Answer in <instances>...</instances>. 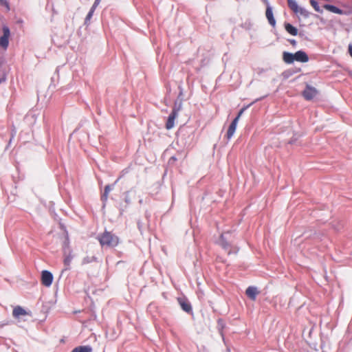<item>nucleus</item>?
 <instances>
[{"mask_svg":"<svg viewBox=\"0 0 352 352\" xmlns=\"http://www.w3.org/2000/svg\"><path fill=\"white\" fill-rule=\"evenodd\" d=\"M94 11H95V10H93V8L90 9V10H89V13L87 14L86 19H85L86 23L91 19Z\"/></svg>","mask_w":352,"mask_h":352,"instance_id":"nucleus-22","label":"nucleus"},{"mask_svg":"<svg viewBox=\"0 0 352 352\" xmlns=\"http://www.w3.org/2000/svg\"><path fill=\"white\" fill-rule=\"evenodd\" d=\"M178 115V109H173L169 115L167 122L166 123V129L168 130L171 129L175 125V120Z\"/></svg>","mask_w":352,"mask_h":352,"instance_id":"nucleus-8","label":"nucleus"},{"mask_svg":"<svg viewBox=\"0 0 352 352\" xmlns=\"http://www.w3.org/2000/svg\"><path fill=\"white\" fill-rule=\"evenodd\" d=\"M177 302L184 311L187 313L192 312V306L186 298H178Z\"/></svg>","mask_w":352,"mask_h":352,"instance_id":"nucleus-9","label":"nucleus"},{"mask_svg":"<svg viewBox=\"0 0 352 352\" xmlns=\"http://www.w3.org/2000/svg\"><path fill=\"white\" fill-rule=\"evenodd\" d=\"M10 35V29L8 26L3 27V35L0 37V46L6 49L9 43V37Z\"/></svg>","mask_w":352,"mask_h":352,"instance_id":"nucleus-5","label":"nucleus"},{"mask_svg":"<svg viewBox=\"0 0 352 352\" xmlns=\"http://www.w3.org/2000/svg\"><path fill=\"white\" fill-rule=\"evenodd\" d=\"M111 186L109 185H107L104 187V193H103V195L101 197V199H102V201L103 202H106L107 201L108 197H109V193L111 191Z\"/></svg>","mask_w":352,"mask_h":352,"instance_id":"nucleus-19","label":"nucleus"},{"mask_svg":"<svg viewBox=\"0 0 352 352\" xmlns=\"http://www.w3.org/2000/svg\"><path fill=\"white\" fill-rule=\"evenodd\" d=\"M237 118H234L232 122H231L230 125L229 126V128L227 131V138L228 139H230L232 135H234L236 126H237Z\"/></svg>","mask_w":352,"mask_h":352,"instance_id":"nucleus-12","label":"nucleus"},{"mask_svg":"<svg viewBox=\"0 0 352 352\" xmlns=\"http://www.w3.org/2000/svg\"><path fill=\"white\" fill-rule=\"evenodd\" d=\"M100 1L101 0H95L91 8H93V10H96V8H97V6L100 4Z\"/></svg>","mask_w":352,"mask_h":352,"instance_id":"nucleus-25","label":"nucleus"},{"mask_svg":"<svg viewBox=\"0 0 352 352\" xmlns=\"http://www.w3.org/2000/svg\"><path fill=\"white\" fill-rule=\"evenodd\" d=\"M349 53L350 54V56L352 57V45L350 44L349 45Z\"/></svg>","mask_w":352,"mask_h":352,"instance_id":"nucleus-27","label":"nucleus"},{"mask_svg":"<svg viewBox=\"0 0 352 352\" xmlns=\"http://www.w3.org/2000/svg\"><path fill=\"white\" fill-rule=\"evenodd\" d=\"M263 1L265 3L268 4V2H267V0H263Z\"/></svg>","mask_w":352,"mask_h":352,"instance_id":"nucleus-29","label":"nucleus"},{"mask_svg":"<svg viewBox=\"0 0 352 352\" xmlns=\"http://www.w3.org/2000/svg\"><path fill=\"white\" fill-rule=\"evenodd\" d=\"M69 250H72L69 246V241L68 236H65L63 244V254H67Z\"/></svg>","mask_w":352,"mask_h":352,"instance_id":"nucleus-18","label":"nucleus"},{"mask_svg":"<svg viewBox=\"0 0 352 352\" xmlns=\"http://www.w3.org/2000/svg\"><path fill=\"white\" fill-rule=\"evenodd\" d=\"M96 259V258L94 256H91V257H85L83 258L82 260V263L83 264H87L88 263H90L93 261H94Z\"/></svg>","mask_w":352,"mask_h":352,"instance_id":"nucleus-23","label":"nucleus"},{"mask_svg":"<svg viewBox=\"0 0 352 352\" xmlns=\"http://www.w3.org/2000/svg\"><path fill=\"white\" fill-rule=\"evenodd\" d=\"M310 4L313 7V8L317 12L322 13V10L320 8V7L318 5V3L315 0H310Z\"/></svg>","mask_w":352,"mask_h":352,"instance_id":"nucleus-20","label":"nucleus"},{"mask_svg":"<svg viewBox=\"0 0 352 352\" xmlns=\"http://www.w3.org/2000/svg\"><path fill=\"white\" fill-rule=\"evenodd\" d=\"M283 60L287 64H292L294 60L300 63H307L309 60L308 55L303 51H298L294 54L284 52Z\"/></svg>","mask_w":352,"mask_h":352,"instance_id":"nucleus-1","label":"nucleus"},{"mask_svg":"<svg viewBox=\"0 0 352 352\" xmlns=\"http://www.w3.org/2000/svg\"><path fill=\"white\" fill-rule=\"evenodd\" d=\"M323 8L325 10H327L331 12L335 13V14H344V12L342 10H341L333 5L325 4V5H324Z\"/></svg>","mask_w":352,"mask_h":352,"instance_id":"nucleus-14","label":"nucleus"},{"mask_svg":"<svg viewBox=\"0 0 352 352\" xmlns=\"http://www.w3.org/2000/svg\"><path fill=\"white\" fill-rule=\"evenodd\" d=\"M98 239L102 246L113 248L119 243V238L109 231H104L98 236Z\"/></svg>","mask_w":352,"mask_h":352,"instance_id":"nucleus-2","label":"nucleus"},{"mask_svg":"<svg viewBox=\"0 0 352 352\" xmlns=\"http://www.w3.org/2000/svg\"><path fill=\"white\" fill-rule=\"evenodd\" d=\"M0 5L5 7L6 11H9L10 10V3L7 0H0Z\"/></svg>","mask_w":352,"mask_h":352,"instance_id":"nucleus-21","label":"nucleus"},{"mask_svg":"<svg viewBox=\"0 0 352 352\" xmlns=\"http://www.w3.org/2000/svg\"><path fill=\"white\" fill-rule=\"evenodd\" d=\"M219 244L224 250L228 251V254H230L231 243H230L228 239L226 237V234H222L221 235L219 239Z\"/></svg>","mask_w":352,"mask_h":352,"instance_id":"nucleus-10","label":"nucleus"},{"mask_svg":"<svg viewBox=\"0 0 352 352\" xmlns=\"http://www.w3.org/2000/svg\"><path fill=\"white\" fill-rule=\"evenodd\" d=\"M318 94V90L309 85H306V88L302 91V96L307 100H311L316 96Z\"/></svg>","mask_w":352,"mask_h":352,"instance_id":"nucleus-4","label":"nucleus"},{"mask_svg":"<svg viewBox=\"0 0 352 352\" xmlns=\"http://www.w3.org/2000/svg\"><path fill=\"white\" fill-rule=\"evenodd\" d=\"M246 108H247V107H243V108H242V109L239 111V113H238L237 116L235 118H237V122H239V120L240 117L241 116V115L243 114V113L244 112V111L246 109Z\"/></svg>","mask_w":352,"mask_h":352,"instance_id":"nucleus-24","label":"nucleus"},{"mask_svg":"<svg viewBox=\"0 0 352 352\" xmlns=\"http://www.w3.org/2000/svg\"><path fill=\"white\" fill-rule=\"evenodd\" d=\"M265 15L269 23L273 27H274L276 25V20L274 18L272 10L270 6H267L266 9Z\"/></svg>","mask_w":352,"mask_h":352,"instance_id":"nucleus-13","label":"nucleus"},{"mask_svg":"<svg viewBox=\"0 0 352 352\" xmlns=\"http://www.w3.org/2000/svg\"><path fill=\"white\" fill-rule=\"evenodd\" d=\"M53 281V276L51 272L43 270L41 274V283L45 287H50Z\"/></svg>","mask_w":352,"mask_h":352,"instance_id":"nucleus-6","label":"nucleus"},{"mask_svg":"<svg viewBox=\"0 0 352 352\" xmlns=\"http://www.w3.org/2000/svg\"><path fill=\"white\" fill-rule=\"evenodd\" d=\"M289 42L292 46L296 45V41L294 39H289Z\"/></svg>","mask_w":352,"mask_h":352,"instance_id":"nucleus-26","label":"nucleus"},{"mask_svg":"<svg viewBox=\"0 0 352 352\" xmlns=\"http://www.w3.org/2000/svg\"><path fill=\"white\" fill-rule=\"evenodd\" d=\"M263 1L265 3L268 4V2H267V0H263Z\"/></svg>","mask_w":352,"mask_h":352,"instance_id":"nucleus-28","label":"nucleus"},{"mask_svg":"<svg viewBox=\"0 0 352 352\" xmlns=\"http://www.w3.org/2000/svg\"><path fill=\"white\" fill-rule=\"evenodd\" d=\"M287 3L289 8L296 14H299L300 15L307 18L309 15V12L305 10V8H300L298 6L297 2L295 0H287Z\"/></svg>","mask_w":352,"mask_h":352,"instance_id":"nucleus-3","label":"nucleus"},{"mask_svg":"<svg viewBox=\"0 0 352 352\" xmlns=\"http://www.w3.org/2000/svg\"><path fill=\"white\" fill-rule=\"evenodd\" d=\"M28 315H30L29 312L19 305L14 307L12 310V316L16 320H20L21 317Z\"/></svg>","mask_w":352,"mask_h":352,"instance_id":"nucleus-7","label":"nucleus"},{"mask_svg":"<svg viewBox=\"0 0 352 352\" xmlns=\"http://www.w3.org/2000/svg\"><path fill=\"white\" fill-rule=\"evenodd\" d=\"M259 292L255 287H248L245 291V294L248 298H250L252 300H255L256 296L258 294Z\"/></svg>","mask_w":352,"mask_h":352,"instance_id":"nucleus-11","label":"nucleus"},{"mask_svg":"<svg viewBox=\"0 0 352 352\" xmlns=\"http://www.w3.org/2000/svg\"><path fill=\"white\" fill-rule=\"evenodd\" d=\"M92 349L89 346H80L74 348L72 352H91Z\"/></svg>","mask_w":352,"mask_h":352,"instance_id":"nucleus-17","label":"nucleus"},{"mask_svg":"<svg viewBox=\"0 0 352 352\" xmlns=\"http://www.w3.org/2000/svg\"><path fill=\"white\" fill-rule=\"evenodd\" d=\"M285 29L289 34L292 36H296L298 34V29L289 23H285Z\"/></svg>","mask_w":352,"mask_h":352,"instance_id":"nucleus-15","label":"nucleus"},{"mask_svg":"<svg viewBox=\"0 0 352 352\" xmlns=\"http://www.w3.org/2000/svg\"><path fill=\"white\" fill-rule=\"evenodd\" d=\"M64 255V264L67 267L66 269H68L69 266L70 265V263L72 262V260L73 258L72 255V250H69L67 254H63Z\"/></svg>","mask_w":352,"mask_h":352,"instance_id":"nucleus-16","label":"nucleus"}]
</instances>
